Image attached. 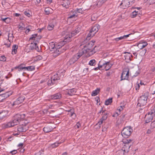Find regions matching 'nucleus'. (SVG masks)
Listing matches in <instances>:
<instances>
[{"label": "nucleus", "mask_w": 155, "mask_h": 155, "mask_svg": "<svg viewBox=\"0 0 155 155\" xmlns=\"http://www.w3.org/2000/svg\"><path fill=\"white\" fill-rule=\"evenodd\" d=\"M129 69L128 68H124L121 76V81L124 80H127L129 78Z\"/></svg>", "instance_id": "9"}, {"label": "nucleus", "mask_w": 155, "mask_h": 155, "mask_svg": "<svg viewBox=\"0 0 155 155\" xmlns=\"http://www.w3.org/2000/svg\"><path fill=\"white\" fill-rule=\"evenodd\" d=\"M127 53L128 54L124 56L125 60L126 61L129 62L131 60V58L133 57L132 55L130 52H124V54Z\"/></svg>", "instance_id": "16"}, {"label": "nucleus", "mask_w": 155, "mask_h": 155, "mask_svg": "<svg viewBox=\"0 0 155 155\" xmlns=\"http://www.w3.org/2000/svg\"><path fill=\"white\" fill-rule=\"evenodd\" d=\"M100 62H99V64L98 67L94 68V70L97 71V70H98V69H101L100 68L102 67V65H100Z\"/></svg>", "instance_id": "44"}, {"label": "nucleus", "mask_w": 155, "mask_h": 155, "mask_svg": "<svg viewBox=\"0 0 155 155\" xmlns=\"http://www.w3.org/2000/svg\"><path fill=\"white\" fill-rule=\"evenodd\" d=\"M80 26H78L77 27V28L74 30L75 31L76 33L78 34L81 30Z\"/></svg>", "instance_id": "37"}, {"label": "nucleus", "mask_w": 155, "mask_h": 155, "mask_svg": "<svg viewBox=\"0 0 155 155\" xmlns=\"http://www.w3.org/2000/svg\"><path fill=\"white\" fill-rule=\"evenodd\" d=\"M124 106H120V107H118V108H117V110H118L120 112L123 109V108H124Z\"/></svg>", "instance_id": "48"}, {"label": "nucleus", "mask_w": 155, "mask_h": 155, "mask_svg": "<svg viewBox=\"0 0 155 155\" xmlns=\"http://www.w3.org/2000/svg\"><path fill=\"white\" fill-rule=\"evenodd\" d=\"M130 4L129 1L127 0H123L120 5L123 9H125L126 8L129 7Z\"/></svg>", "instance_id": "12"}, {"label": "nucleus", "mask_w": 155, "mask_h": 155, "mask_svg": "<svg viewBox=\"0 0 155 155\" xmlns=\"http://www.w3.org/2000/svg\"><path fill=\"white\" fill-rule=\"evenodd\" d=\"M60 143L56 142L53 144H52L51 146L52 148H54L58 146H59V144Z\"/></svg>", "instance_id": "39"}, {"label": "nucleus", "mask_w": 155, "mask_h": 155, "mask_svg": "<svg viewBox=\"0 0 155 155\" xmlns=\"http://www.w3.org/2000/svg\"><path fill=\"white\" fill-rule=\"evenodd\" d=\"M112 102V98H109L105 102V104L106 105H108L111 104Z\"/></svg>", "instance_id": "29"}, {"label": "nucleus", "mask_w": 155, "mask_h": 155, "mask_svg": "<svg viewBox=\"0 0 155 155\" xmlns=\"http://www.w3.org/2000/svg\"><path fill=\"white\" fill-rule=\"evenodd\" d=\"M149 96V93H146L140 96L138 99L137 105L139 106H145L147 103Z\"/></svg>", "instance_id": "5"}, {"label": "nucleus", "mask_w": 155, "mask_h": 155, "mask_svg": "<svg viewBox=\"0 0 155 155\" xmlns=\"http://www.w3.org/2000/svg\"><path fill=\"white\" fill-rule=\"evenodd\" d=\"M102 113L104 115L102 118L100 119V120L97 124L95 126H98L97 128H100L101 127V125L102 124L103 121L105 120L107 118V114L105 110H103V108H101V110L99 112L98 114Z\"/></svg>", "instance_id": "7"}, {"label": "nucleus", "mask_w": 155, "mask_h": 155, "mask_svg": "<svg viewBox=\"0 0 155 155\" xmlns=\"http://www.w3.org/2000/svg\"><path fill=\"white\" fill-rule=\"evenodd\" d=\"M155 115V110L154 108H151L150 111L148 112L145 116V122L148 123L151 121Z\"/></svg>", "instance_id": "6"}, {"label": "nucleus", "mask_w": 155, "mask_h": 155, "mask_svg": "<svg viewBox=\"0 0 155 155\" xmlns=\"http://www.w3.org/2000/svg\"><path fill=\"white\" fill-rule=\"evenodd\" d=\"M100 28V26L98 24L94 25L91 30V32L93 33L92 35H94L98 31Z\"/></svg>", "instance_id": "15"}, {"label": "nucleus", "mask_w": 155, "mask_h": 155, "mask_svg": "<svg viewBox=\"0 0 155 155\" xmlns=\"http://www.w3.org/2000/svg\"><path fill=\"white\" fill-rule=\"evenodd\" d=\"M76 12L75 11H74L72 13V14H70L69 15V17H68V18H75V17H76Z\"/></svg>", "instance_id": "28"}, {"label": "nucleus", "mask_w": 155, "mask_h": 155, "mask_svg": "<svg viewBox=\"0 0 155 155\" xmlns=\"http://www.w3.org/2000/svg\"><path fill=\"white\" fill-rule=\"evenodd\" d=\"M100 88H97L95 90L93 91L91 93L92 96H95L97 95L100 91Z\"/></svg>", "instance_id": "25"}, {"label": "nucleus", "mask_w": 155, "mask_h": 155, "mask_svg": "<svg viewBox=\"0 0 155 155\" xmlns=\"http://www.w3.org/2000/svg\"><path fill=\"white\" fill-rule=\"evenodd\" d=\"M124 152L123 150H119L117 152V155H124Z\"/></svg>", "instance_id": "32"}, {"label": "nucleus", "mask_w": 155, "mask_h": 155, "mask_svg": "<svg viewBox=\"0 0 155 155\" xmlns=\"http://www.w3.org/2000/svg\"><path fill=\"white\" fill-rule=\"evenodd\" d=\"M15 68H18L19 69V71H20L23 69H25V67H23L22 66V65H20L19 66L15 67Z\"/></svg>", "instance_id": "38"}, {"label": "nucleus", "mask_w": 155, "mask_h": 155, "mask_svg": "<svg viewBox=\"0 0 155 155\" xmlns=\"http://www.w3.org/2000/svg\"><path fill=\"white\" fill-rule=\"evenodd\" d=\"M13 15L16 17H19L20 15V14H19L16 13L13 14Z\"/></svg>", "instance_id": "63"}, {"label": "nucleus", "mask_w": 155, "mask_h": 155, "mask_svg": "<svg viewBox=\"0 0 155 155\" xmlns=\"http://www.w3.org/2000/svg\"><path fill=\"white\" fill-rule=\"evenodd\" d=\"M37 34H34L32 35L29 38V40H35L37 39Z\"/></svg>", "instance_id": "36"}, {"label": "nucleus", "mask_w": 155, "mask_h": 155, "mask_svg": "<svg viewBox=\"0 0 155 155\" xmlns=\"http://www.w3.org/2000/svg\"><path fill=\"white\" fill-rule=\"evenodd\" d=\"M12 76V74L10 73H9L7 76H6L5 77V78L8 79L10 78V77H11Z\"/></svg>", "instance_id": "56"}, {"label": "nucleus", "mask_w": 155, "mask_h": 155, "mask_svg": "<svg viewBox=\"0 0 155 155\" xmlns=\"http://www.w3.org/2000/svg\"><path fill=\"white\" fill-rule=\"evenodd\" d=\"M107 0H99L98 2L97 5H101L102 4L105 2Z\"/></svg>", "instance_id": "33"}, {"label": "nucleus", "mask_w": 155, "mask_h": 155, "mask_svg": "<svg viewBox=\"0 0 155 155\" xmlns=\"http://www.w3.org/2000/svg\"><path fill=\"white\" fill-rule=\"evenodd\" d=\"M77 12H78V13H82L83 12V11L82 10V9H81V8L78 9L77 10Z\"/></svg>", "instance_id": "57"}, {"label": "nucleus", "mask_w": 155, "mask_h": 155, "mask_svg": "<svg viewBox=\"0 0 155 155\" xmlns=\"http://www.w3.org/2000/svg\"><path fill=\"white\" fill-rule=\"evenodd\" d=\"M119 114H118L117 112H115L114 114L112 116L113 117H117L118 116Z\"/></svg>", "instance_id": "58"}, {"label": "nucleus", "mask_w": 155, "mask_h": 155, "mask_svg": "<svg viewBox=\"0 0 155 155\" xmlns=\"http://www.w3.org/2000/svg\"><path fill=\"white\" fill-rule=\"evenodd\" d=\"M36 45H37L36 43H31L29 46V49L31 50H34L35 49Z\"/></svg>", "instance_id": "27"}, {"label": "nucleus", "mask_w": 155, "mask_h": 155, "mask_svg": "<svg viewBox=\"0 0 155 155\" xmlns=\"http://www.w3.org/2000/svg\"><path fill=\"white\" fill-rule=\"evenodd\" d=\"M53 129V127L51 126H47L44 127L43 131L46 133H48L51 131Z\"/></svg>", "instance_id": "20"}, {"label": "nucleus", "mask_w": 155, "mask_h": 155, "mask_svg": "<svg viewBox=\"0 0 155 155\" xmlns=\"http://www.w3.org/2000/svg\"><path fill=\"white\" fill-rule=\"evenodd\" d=\"M11 45L10 43L6 44H5L4 45H2V46H3V47H6L7 48H9L10 47Z\"/></svg>", "instance_id": "52"}, {"label": "nucleus", "mask_w": 155, "mask_h": 155, "mask_svg": "<svg viewBox=\"0 0 155 155\" xmlns=\"http://www.w3.org/2000/svg\"><path fill=\"white\" fill-rule=\"evenodd\" d=\"M151 127L152 128H155V120L152 122L151 124Z\"/></svg>", "instance_id": "46"}, {"label": "nucleus", "mask_w": 155, "mask_h": 155, "mask_svg": "<svg viewBox=\"0 0 155 155\" xmlns=\"http://www.w3.org/2000/svg\"><path fill=\"white\" fill-rule=\"evenodd\" d=\"M11 19L8 17L5 18V22L7 24L9 23L11 21Z\"/></svg>", "instance_id": "42"}, {"label": "nucleus", "mask_w": 155, "mask_h": 155, "mask_svg": "<svg viewBox=\"0 0 155 155\" xmlns=\"http://www.w3.org/2000/svg\"><path fill=\"white\" fill-rule=\"evenodd\" d=\"M61 97V95L60 93H58L48 96V98L50 100H56L59 99Z\"/></svg>", "instance_id": "10"}, {"label": "nucleus", "mask_w": 155, "mask_h": 155, "mask_svg": "<svg viewBox=\"0 0 155 155\" xmlns=\"http://www.w3.org/2000/svg\"><path fill=\"white\" fill-rule=\"evenodd\" d=\"M65 70H61L58 71L55 74L53 75L48 81V84L49 86H51L57 83L58 81L62 78L64 75Z\"/></svg>", "instance_id": "3"}, {"label": "nucleus", "mask_w": 155, "mask_h": 155, "mask_svg": "<svg viewBox=\"0 0 155 155\" xmlns=\"http://www.w3.org/2000/svg\"><path fill=\"white\" fill-rule=\"evenodd\" d=\"M25 97L24 96H21L18 98L12 104V106L18 105L22 103L24 101Z\"/></svg>", "instance_id": "11"}, {"label": "nucleus", "mask_w": 155, "mask_h": 155, "mask_svg": "<svg viewBox=\"0 0 155 155\" xmlns=\"http://www.w3.org/2000/svg\"><path fill=\"white\" fill-rule=\"evenodd\" d=\"M89 64L91 66H94L96 64L95 60L92 59L89 62Z\"/></svg>", "instance_id": "30"}, {"label": "nucleus", "mask_w": 155, "mask_h": 155, "mask_svg": "<svg viewBox=\"0 0 155 155\" xmlns=\"http://www.w3.org/2000/svg\"><path fill=\"white\" fill-rule=\"evenodd\" d=\"M138 11H135L134 12H133L132 14V17L134 18L135 17L136 15H137V13H138Z\"/></svg>", "instance_id": "40"}, {"label": "nucleus", "mask_w": 155, "mask_h": 155, "mask_svg": "<svg viewBox=\"0 0 155 155\" xmlns=\"http://www.w3.org/2000/svg\"><path fill=\"white\" fill-rule=\"evenodd\" d=\"M18 48V46L16 45H14L12 46V54L14 55L17 52V49Z\"/></svg>", "instance_id": "24"}, {"label": "nucleus", "mask_w": 155, "mask_h": 155, "mask_svg": "<svg viewBox=\"0 0 155 155\" xmlns=\"http://www.w3.org/2000/svg\"><path fill=\"white\" fill-rule=\"evenodd\" d=\"M88 68H84L83 70V72L85 73H87L88 72Z\"/></svg>", "instance_id": "55"}, {"label": "nucleus", "mask_w": 155, "mask_h": 155, "mask_svg": "<svg viewBox=\"0 0 155 155\" xmlns=\"http://www.w3.org/2000/svg\"><path fill=\"white\" fill-rule=\"evenodd\" d=\"M24 14L28 17H30L31 16L30 13L28 11H25L24 12Z\"/></svg>", "instance_id": "50"}, {"label": "nucleus", "mask_w": 155, "mask_h": 155, "mask_svg": "<svg viewBox=\"0 0 155 155\" xmlns=\"http://www.w3.org/2000/svg\"><path fill=\"white\" fill-rule=\"evenodd\" d=\"M43 151L41 152L39 151V152L36 153L35 155H43Z\"/></svg>", "instance_id": "53"}, {"label": "nucleus", "mask_w": 155, "mask_h": 155, "mask_svg": "<svg viewBox=\"0 0 155 155\" xmlns=\"http://www.w3.org/2000/svg\"><path fill=\"white\" fill-rule=\"evenodd\" d=\"M37 58H38V59L39 60H41L42 59V57L39 55L38 56Z\"/></svg>", "instance_id": "64"}, {"label": "nucleus", "mask_w": 155, "mask_h": 155, "mask_svg": "<svg viewBox=\"0 0 155 155\" xmlns=\"http://www.w3.org/2000/svg\"><path fill=\"white\" fill-rule=\"evenodd\" d=\"M146 51L147 50L146 49H144L142 51H140V53H142L143 54H145Z\"/></svg>", "instance_id": "61"}, {"label": "nucleus", "mask_w": 155, "mask_h": 155, "mask_svg": "<svg viewBox=\"0 0 155 155\" xmlns=\"http://www.w3.org/2000/svg\"><path fill=\"white\" fill-rule=\"evenodd\" d=\"M94 42L91 41L89 42L87 45V48L86 49H82L81 50L79 51V52L76 54L74 55L72 58H71L69 61V63L70 65L74 64L78 59L81 57L84 52L88 53L89 55H92L94 54L96 51H94L96 47L95 46L93 48H92L94 45Z\"/></svg>", "instance_id": "1"}, {"label": "nucleus", "mask_w": 155, "mask_h": 155, "mask_svg": "<svg viewBox=\"0 0 155 155\" xmlns=\"http://www.w3.org/2000/svg\"><path fill=\"white\" fill-rule=\"evenodd\" d=\"M147 45V42L143 41H141L139 42L137 46L140 49H142L146 46Z\"/></svg>", "instance_id": "17"}, {"label": "nucleus", "mask_w": 155, "mask_h": 155, "mask_svg": "<svg viewBox=\"0 0 155 155\" xmlns=\"http://www.w3.org/2000/svg\"><path fill=\"white\" fill-rule=\"evenodd\" d=\"M130 147L131 145L129 144H125L123 147L122 150H123L125 152L127 153L129 151Z\"/></svg>", "instance_id": "21"}, {"label": "nucleus", "mask_w": 155, "mask_h": 155, "mask_svg": "<svg viewBox=\"0 0 155 155\" xmlns=\"http://www.w3.org/2000/svg\"><path fill=\"white\" fill-rule=\"evenodd\" d=\"M17 152V150H15L12 151L10 152V153H11L12 155L15 154Z\"/></svg>", "instance_id": "49"}, {"label": "nucleus", "mask_w": 155, "mask_h": 155, "mask_svg": "<svg viewBox=\"0 0 155 155\" xmlns=\"http://www.w3.org/2000/svg\"><path fill=\"white\" fill-rule=\"evenodd\" d=\"M78 34L76 33L75 31L74 30L72 31L71 34L66 35L64 41L62 42H60L58 44L57 48H55V45L53 42H51L50 43L49 48L51 50V51H54V53L57 54L58 55L59 54L61 53H62L63 52V51H61L60 49L61 48H62L64 45V42H69L70 41L71 37L74 36Z\"/></svg>", "instance_id": "2"}, {"label": "nucleus", "mask_w": 155, "mask_h": 155, "mask_svg": "<svg viewBox=\"0 0 155 155\" xmlns=\"http://www.w3.org/2000/svg\"><path fill=\"white\" fill-rule=\"evenodd\" d=\"M81 125L80 123H79V122H78L76 124L75 126V129L79 128H80V127H81Z\"/></svg>", "instance_id": "47"}, {"label": "nucleus", "mask_w": 155, "mask_h": 155, "mask_svg": "<svg viewBox=\"0 0 155 155\" xmlns=\"http://www.w3.org/2000/svg\"><path fill=\"white\" fill-rule=\"evenodd\" d=\"M45 14L46 15H48L50 13V11H49V8H46L45 9Z\"/></svg>", "instance_id": "41"}, {"label": "nucleus", "mask_w": 155, "mask_h": 155, "mask_svg": "<svg viewBox=\"0 0 155 155\" xmlns=\"http://www.w3.org/2000/svg\"><path fill=\"white\" fill-rule=\"evenodd\" d=\"M9 123V122L7 124H3L2 125V129H6L8 128V127H11V124Z\"/></svg>", "instance_id": "26"}, {"label": "nucleus", "mask_w": 155, "mask_h": 155, "mask_svg": "<svg viewBox=\"0 0 155 155\" xmlns=\"http://www.w3.org/2000/svg\"><path fill=\"white\" fill-rule=\"evenodd\" d=\"M112 64L110 61L105 62L102 65V67H104L106 71H107L109 69L112 67Z\"/></svg>", "instance_id": "14"}, {"label": "nucleus", "mask_w": 155, "mask_h": 155, "mask_svg": "<svg viewBox=\"0 0 155 155\" xmlns=\"http://www.w3.org/2000/svg\"><path fill=\"white\" fill-rule=\"evenodd\" d=\"M70 4V1L69 0H64L62 2V5L63 7L67 8L69 7Z\"/></svg>", "instance_id": "22"}, {"label": "nucleus", "mask_w": 155, "mask_h": 155, "mask_svg": "<svg viewBox=\"0 0 155 155\" xmlns=\"http://www.w3.org/2000/svg\"><path fill=\"white\" fill-rule=\"evenodd\" d=\"M9 96L8 93L7 92L5 94H1V98L2 97L1 100V102L3 101V100H4L6 98H7Z\"/></svg>", "instance_id": "23"}, {"label": "nucleus", "mask_w": 155, "mask_h": 155, "mask_svg": "<svg viewBox=\"0 0 155 155\" xmlns=\"http://www.w3.org/2000/svg\"><path fill=\"white\" fill-rule=\"evenodd\" d=\"M140 86L139 84H137L136 86V90H139L140 88Z\"/></svg>", "instance_id": "60"}, {"label": "nucleus", "mask_w": 155, "mask_h": 155, "mask_svg": "<svg viewBox=\"0 0 155 155\" xmlns=\"http://www.w3.org/2000/svg\"><path fill=\"white\" fill-rule=\"evenodd\" d=\"M25 117V114H17L14 116L12 122H9L10 124L11 127L17 125L19 124V121L21 120H23Z\"/></svg>", "instance_id": "4"}, {"label": "nucleus", "mask_w": 155, "mask_h": 155, "mask_svg": "<svg viewBox=\"0 0 155 155\" xmlns=\"http://www.w3.org/2000/svg\"><path fill=\"white\" fill-rule=\"evenodd\" d=\"M124 39V37H123V36H121L120 37L116 38L115 39V40L116 41H118L120 40Z\"/></svg>", "instance_id": "45"}, {"label": "nucleus", "mask_w": 155, "mask_h": 155, "mask_svg": "<svg viewBox=\"0 0 155 155\" xmlns=\"http://www.w3.org/2000/svg\"><path fill=\"white\" fill-rule=\"evenodd\" d=\"M133 132V129L130 127H124L121 132L122 135L124 138H127Z\"/></svg>", "instance_id": "8"}, {"label": "nucleus", "mask_w": 155, "mask_h": 155, "mask_svg": "<svg viewBox=\"0 0 155 155\" xmlns=\"http://www.w3.org/2000/svg\"><path fill=\"white\" fill-rule=\"evenodd\" d=\"M27 28V30L25 31V33L26 34H28L29 32L31 31L30 30V29L28 27V28Z\"/></svg>", "instance_id": "59"}, {"label": "nucleus", "mask_w": 155, "mask_h": 155, "mask_svg": "<svg viewBox=\"0 0 155 155\" xmlns=\"http://www.w3.org/2000/svg\"><path fill=\"white\" fill-rule=\"evenodd\" d=\"M8 110H3L1 112V120H4L8 117Z\"/></svg>", "instance_id": "13"}, {"label": "nucleus", "mask_w": 155, "mask_h": 155, "mask_svg": "<svg viewBox=\"0 0 155 155\" xmlns=\"http://www.w3.org/2000/svg\"><path fill=\"white\" fill-rule=\"evenodd\" d=\"M71 117H72V118L75 119L76 117V115L75 113H71Z\"/></svg>", "instance_id": "51"}, {"label": "nucleus", "mask_w": 155, "mask_h": 155, "mask_svg": "<svg viewBox=\"0 0 155 155\" xmlns=\"http://www.w3.org/2000/svg\"><path fill=\"white\" fill-rule=\"evenodd\" d=\"M93 33L92 32H91V31H90V32L87 35V39H89L91 38V37H93L94 35H92Z\"/></svg>", "instance_id": "34"}, {"label": "nucleus", "mask_w": 155, "mask_h": 155, "mask_svg": "<svg viewBox=\"0 0 155 155\" xmlns=\"http://www.w3.org/2000/svg\"><path fill=\"white\" fill-rule=\"evenodd\" d=\"M25 69L28 71H32L35 69V68L33 66H30L27 67H25Z\"/></svg>", "instance_id": "35"}, {"label": "nucleus", "mask_w": 155, "mask_h": 155, "mask_svg": "<svg viewBox=\"0 0 155 155\" xmlns=\"http://www.w3.org/2000/svg\"><path fill=\"white\" fill-rule=\"evenodd\" d=\"M6 60V58L4 55L1 57V61H5Z\"/></svg>", "instance_id": "43"}, {"label": "nucleus", "mask_w": 155, "mask_h": 155, "mask_svg": "<svg viewBox=\"0 0 155 155\" xmlns=\"http://www.w3.org/2000/svg\"><path fill=\"white\" fill-rule=\"evenodd\" d=\"M23 143H20L18 144V146L19 147L21 148L22 147H23Z\"/></svg>", "instance_id": "62"}, {"label": "nucleus", "mask_w": 155, "mask_h": 155, "mask_svg": "<svg viewBox=\"0 0 155 155\" xmlns=\"http://www.w3.org/2000/svg\"><path fill=\"white\" fill-rule=\"evenodd\" d=\"M76 91L77 90L76 89L72 88L68 90L67 92V94L70 96H72L75 94Z\"/></svg>", "instance_id": "19"}, {"label": "nucleus", "mask_w": 155, "mask_h": 155, "mask_svg": "<svg viewBox=\"0 0 155 155\" xmlns=\"http://www.w3.org/2000/svg\"><path fill=\"white\" fill-rule=\"evenodd\" d=\"M27 130L26 126L22 125L19 126L18 128V130L19 132H23Z\"/></svg>", "instance_id": "18"}, {"label": "nucleus", "mask_w": 155, "mask_h": 155, "mask_svg": "<svg viewBox=\"0 0 155 155\" xmlns=\"http://www.w3.org/2000/svg\"><path fill=\"white\" fill-rule=\"evenodd\" d=\"M54 27V25L52 23H50L48 26V29L49 30H52Z\"/></svg>", "instance_id": "31"}, {"label": "nucleus", "mask_w": 155, "mask_h": 155, "mask_svg": "<svg viewBox=\"0 0 155 155\" xmlns=\"http://www.w3.org/2000/svg\"><path fill=\"white\" fill-rule=\"evenodd\" d=\"M35 50H36L38 52L40 51L41 50V48H39L38 46L37 45H36V46L35 48Z\"/></svg>", "instance_id": "54"}]
</instances>
